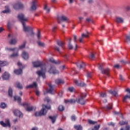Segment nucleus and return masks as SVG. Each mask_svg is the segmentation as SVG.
I'll return each mask as SVG.
<instances>
[{"label": "nucleus", "instance_id": "nucleus-8", "mask_svg": "<svg viewBox=\"0 0 130 130\" xmlns=\"http://www.w3.org/2000/svg\"><path fill=\"white\" fill-rule=\"evenodd\" d=\"M0 124L4 127H7V126H8V127H11V123H10V120L9 119H6L5 123H4L3 121H1Z\"/></svg>", "mask_w": 130, "mask_h": 130}, {"label": "nucleus", "instance_id": "nucleus-59", "mask_svg": "<svg viewBox=\"0 0 130 130\" xmlns=\"http://www.w3.org/2000/svg\"><path fill=\"white\" fill-rule=\"evenodd\" d=\"M114 68H115L116 69H119L120 66L119 64H116L114 66Z\"/></svg>", "mask_w": 130, "mask_h": 130}, {"label": "nucleus", "instance_id": "nucleus-52", "mask_svg": "<svg viewBox=\"0 0 130 130\" xmlns=\"http://www.w3.org/2000/svg\"><path fill=\"white\" fill-rule=\"evenodd\" d=\"M68 47H69V49H73V45L71 44L70 42H69V44L68 45Z\"/></svg>", "mask_w": 130, "mask_h": 130}, {"label": "nucleus", "instance_id": "nucleus-19", "mask_svg": "<svg viewBox=\"0 0 130 130\" xmlns=\"http://www.w3.org/2000/svg\"><path fill=\"white\" fill-rule=\"evenodd\" d=\"M77 68L79 69H84L85 67H86V64H85V63L84 62H82L81 64H80V63H77Z\"/></svg>", "mask_w": 130, "mask_h": 130}, {"label": "nucleus", "instance_id": "nucleus-42", "mask_svg": "<svg viewBox=\"0 0 130 130\" xmlns=\"http://www.w3.org/2000/svg\"><path fill=\"white\" fill-rule=\"evenodd\" d=\"M68 91L71 92V93L73 92H75V88L73 87H70L68 88Z\"/></svg>", "mask_w": 130, "mask_h": 130}, {"label": "nucleus", "instance_id": "nucleus-31", "mask_svg": "<svg viewBox=\"0 0 130 130\" xmlns=\"http://www.w3.org/2000/svg\"><path fill=\"white\" fill-rule=\"evenodd\" d=\"M16 88H18V89H23V86L20 83L17 82L15 84Z\"/></svg>", "mask_w": 130, "mask_h": 130}, {"label": "nucleus", "instance_id": "nucleus-36", "mask_svg": "<svg viewBox=\"0 0 130 130\" xmlns=\"http://www.w3.org/2000/svg\"><path fill=\"white\" fill-rule=\"evenodd\" d=\"M44 10L46 11L47 13H49L50 9L47 7V5H45L44 7Z\"/></svg>", "mask_w": 130, "mask_h": 130}, {"label": "nucleus", "instance_id": "nucleus-27", "mask_svg": "<svg viewBox=\"0 0 130 130\" xmlns=\"http://www.w3.org/2000/svg\"><path fill=\"white\" fill-rule=\"evenodd\" d=\"M49 61L50 62H52V63H56V64H57V63H59V61H56L55 60H54L53 59V58H51L49 59Z\"/></svg>", "mask_w": 130, "mask_h": 130}, {"label": "nucleus", "instance_id": "nucleus-4", "mask_svg": "<svg viewBox=\"0 0 130 130\" xmlns=\"http://www.w3.org/2000/svg\"><path fill=\"white\" fill-rule=\"evenodd\" d=\"M42 109L40 112H36L35 114V116H41V115H45L47 113V110L46 109H50L51 107L50 105H44L42 106Z\"/></svg>", "mask_w": 130, "mask_h": 130}, {"label": "nucleus", "instance_id": "nucleus-12", "mask_svg": "<svg viewBox=\"0 0 130 130\" xmlns=\"http://www.w3.org/2000/svg\"><path fill=\"white\" fill-rule=\"evenodd\" d=\"M126 92H128V94L126 95L124 98H123V102H126L127 99H130V89L127 88L126 89Z\"/></svg>", "mask_w": 130, "mask_h": 130}, {"label": "nucleus", "instance_id": "nucleus-16", "mask_svg": "<svg viewBox=\"0 0 130 130\" xmlns=\"http://www.w3.org/2000/svg\"><path fill=\"white\" fill-rule=\"evenodd\" d=\"M22 57L24 58V59L27 60L29 59V54L27 52L23 51L22 54Z\"/></svg>", "mask_w": 130, "mask_h": 130}, {"label": "nucleus", "instance_id": "nucleus-53", "mask_svg": "<svg viewBox=\"0 0 130 130\" xmlns=\"http://www.w3.org/2000/svg\"><path fill=\"white\" fill-rule=\"evenodd\" d=\"M71 119L72 120H73V121H75V120H76V119H77V118L76 117V116H72L71 117Z\"/></svg>", "mask_w": 130, "mask_h": 130}, {"label": "nucleus", "instance_id": "nucleus-18", "mask_svg": "<svg viewBox=\"0 0 130 130\" xmlns=\"http://www.w3.org/2000/svg\"><path fill=\"white\" fill-rule=\"evenodd\" d=\"M89 35H90V34L88 31L87 32V34H82V37L79 39L80 42H82L83 41V38L85 37V38H88V37H89Z\"/></svg>", "mask_w": 130, "mask_h": 130}, {"label": "nucleus", "instance_id": "nucleus-5", "mask_svg": "<svg viewBox=\"0 0 130 130\" xmlns=\"http://www.w3.org/2000/svg\"><path fill=\"white\" fill-rule=\"evenodd\" d=\"M6 50L7 51H14V53L11 54L9 57L10 58H13L14 57H18L19 56V54L18 53V52L19 51V49L17 48H11L9 47H6Z\"/></svg>", "mask_w": 130, "mask_h": 130}, {"label": "nucleus", "instance_id": "nucleus-2", "mask_svg": "<svg viewBox=\"0 0 130 130\" xmlns=\"http://www.w3.org/2000/svg\"><path fill=\"white\" fill-rule=\"evenodd\" d=\"M18 18L22 24L23 31L24 32H30L33 30V28L30 26H26V23L28 21V18L25 17L23 14L20 13L18 15Z\"/></svg>", "mask_w": 130, "mask_h": 130}, {"label": "nucleus", "instance_id": "nucleus-1", "mask_svg": "<svg viewBox=\"0 0 130 130\" xmlns=\"http://www.w3.org/2000/svg\"><path fill=\"white\" fill-rule=\"evenodd\" d=\"M32 64L34 68H41V70L37 72V75L39 77H42L43 79H45L46 76H45V73H46V66L43 64L42 62L40 61H37L32 62Z\"/></svg>", "mask_w": 130, "mask_h": 130}, {"label": "nucleus", "instance_id": "nucleus-51", "mask_svg": "<svg viewBox=\"0 0 130 130\" xmlns=\"http://www.w3.org/2000/svg\"><path fill=\"white\" fill-rule=\"evenodd\" d=\"M38 44L39 45V46H44L45 45L44 43H42L41 42H38Z\"/></svg>", "mask_w": 130, "mask_h": 130}, {"label": "nucleus", "instance_id": "nucleus-58", "mask_svg": "<svg viewBox=\"0 0 130 130\" xmlns=\"http://www.w3.org/2000/svg\"><path fill=\"white\" fill-rule=\"evenodd\" d=\"M55 50H57V51L60 53V51H59V48L58 47H55Z\"/></svg>", "mask_w": 130, "mask_h": 130}, {"label": "nucleus", "instance_id": "nucleus-63", "mask_svg": "<svg viewBox=\"0 0 130 130\" xmlns=\"http://www.w3.org/2000/svg\"><path fill=\"white\" fill-rule=\"evenodd\" d=\"M86 21L87 22H91V19L90 18H86Z\"/></svg>", "mask_w": 130, "mask_h": 130}, {"label": "nucleus", "instance_id": "nucleus-24", "mask_svg": "<svg viewBox=\"0 0 130 130\" xmlns=\"http://www.w3.org/2000/svg\"><path fill=\"white\" fill-rule=\"evenodd\" d=\"M14 73L16 75H21V74H22V73H23V71H22V69H19V70H15Z\"/></svg>", "mask_w": 130, "mask_h": 130}, {"label": "nucleus", "instance_id": "nucleus-48", "mask_svg": "<svg viewBox=\"0 0 130 130\" xmlns=\"http://www.w3.org/2000/svg\"><path fill=\"white\" fill-rule=\"evenodd\" d=\"M25 45H26V42H24V43L23 44V45H22L21 46H20L19 47V49H23V48H24Z\"/></svg>", "mask_w": 130, "mask_h": 130}, {"label": "nucleus", "instance_id": "nucleus-6", "mask_svg": "<svg viewBox=\"0 0 130 130\" xmlns=\"http://www.w3.org/2000/svg\"><path fill=\"white\" fill-rule=\"evenodd\" d=\"M28 88H35L36 89V94L37 96H39L40 94V92L38 90V88L37 87V83L36 82H34L32 84H30L26 86V89Z\"/></svg>", "mask_w": 130, "mask_h": 130}, {"label": "nucleus", "instance_id": "nucleus-38", "mask_svg": "<svg viewBox=\"0 0 130 130\" xmlns=\"http://www.w3.org/2000/svg\"><path fill=\"white\" fill-rule=\"evenodd\" d=\"M8 94L10 97H12L13 96V89L12 88H9L8 91Z\"/></svg>", "mask_w": 130, "mask_h": 130}, {"label": "nucleus", "instance_id": "nucleus-25", "mask_svg": "<svg viewBox=\"0 0 130 130\" xmlns=\"http://www.w3.org/2000/svg\"><path fill=\"white\" fill-rule=\"evenodd\" d=\"M49 118H50V119H51L52 123H54V122H55V120L56 119V116H50L49 117Z\"/></svg>", "mask_w": 130, "mask_h": 130}, {"label": "nucleus", "instance_id": "nucleus-15", "mask_svg": "<svg viewBox=\"0 0 130 130\" xmlns=\"http://www.w3.org/2000/svg\"><path fill=\"white\" fill-rule=\"evenodd\" d=\"M37 1H36V0L32 1L31 6V11H35V10L37 9Z\"/></svg>", "mask_w": 130, "mask_h": 130}, {"label": "nucleus", "instance_id": "nucleus-61", "mask_svg": "<svg viewBox=\"0 0 130 130\" xmlns=\"http://www.w3.org/2000/svg\"><path fill=\"white\" fill-rule=\"evenodd\" d=\"M74 42H77V36H74Z\"/></svg>", "mask_w": 130, "mask_h": 130}, {"label": "nucleus", "instance_id": "nucleus-43", "mask_svg": "<svg viewBox=\"0 0 130 130\" xmlns=\"http://www.w3.org/2000/svg\"><path fill=\"white\" fill-rule=\"evenodd\" d=\"M26 111H32L33 110V107H27L26 108Z\"/></svg>", "mask_w": 130, "mask_h": 130}, {"label": "nucleus", "instance_id": "nucleus-39", "mask_svg": "<svg viewBox=\"0 0 130 130\" xmlns=\"http://www.w3.org/2000/svg\"><path fill=\"white\" fill-rule=\"evenodd\" d=\"M125 42H130V36L129 35H126V39L125 40Z\"/></svg>", "mask_w": 130, "mask_h": 130}, {"label": "nucleus", "instance_id": "nucleus-7", "mask_svg": "<svg viewBox=\"0 0 130 130\" xmlns=\"http://www.w3.org/2000/svg\"><path fill=\"white\" fill-rule=\"evenodd\" d=\"M48 73H49V74H53V75H56V74H58L59 72L56 70L54 66H51L50 68L48 70Z\"/></svg>", "mask_w": 130, "mask_h": 130}, {"label": "nucleus", "instance_id": "nucleus-30", "mask_svg": "<svg viewBox=\"0 0 130 130\" xmlns=\"http://www.w3.org/2000/svg\"><path fill=\"white\" fill-rule=\"evenodd\" d=\"M117 23H123V19L121 17H117L116 18Z\"/></svg>", "mask_w": 130, "mask_h": 130}, {"label": "nucleus", "instance_id": "nucleus-35", "mask_svg": "<svg viewBox=\"0 0 130 130\" xmlns=\"http://www.w3.org/2000/svg\"><path fill=\"white\" fill-rule=\"evenodd\" d=\"M105 110H110L112 108V105H109L107 106L106 107L104 108Z\"/></svg>", "mask_w": 130, "mask_h": 130}, {"label": "nucleus", "instance_id": "nucleus-21", "mask_svg": "<svg viewBox=\"0 0 130 130\" xmlns=\"http://www.w3.org/2000/svg\"><path fill=\"white\" fill-rule=\"evenodd\" d=\"M74 83L75 84H76V85H77V86H80L81 87H84V86H86V84L83 83H80L77 80H74Z\"/></svg>", "mask_w": 130, "mask_h": 130}, {"label": "nucleus", "instance_id": "nucleus-60", "mask_svg": "<svg viewBox=\"0 0 130 130\" xmlns=\"http://www.w3.org/2000/svg\"><path fill=\"white\" fill-rule=\"evenodd\" d=\"M58 95L60 96V97H61L62 96V91H61L59 92L58 93Z\"/></svg>", "mask_w": 130, "mask_h": 130}, {"label": "nucleus", "instance_id": "nucleus-17", "mask_svg": "<svg viewBox=\"0 0 130 130\" xmlns=\"http://www.w3.org/2000/svg\"><path fill=\"white\" fill-rule=\"evenodd\" d=\"M3 80H9L10 79V74L8 72H5L2 76Z\"/></svg>", "mask_w": 130, "mask_h": 130}, {"label": "nucleus", "instance_id": "nucleus-64", "mask_svg": "<svg viewBox=\"0 0 130 130\" xmlns=\"http://www.w3.org/2000/svg\"><path fill=\"white\" fill-rule=\"evenodd\" d=\"M31 130H38V128H37V127H33V128H32Z\"/></svg>", "mask_w": 130, "mask_h": 130}, {"label": "nucleus", "instance_id": "nucleus-47", "mask_svg": "<svg viewBox=\"0 0 130 130\" xmlns=\"http://www.w3.org/2000/svg\"><path fill=\"white\" fill-rule=\"evenodd\" d=\"M37 36L38 39H40L41 38V33L40 32V31H38Z\"/></svg>", "mask_w": 130, "mask_h": 130}, {"label": "nucleus", "instance_id": "nucleus-3", "mask_svg": "<svg viewBox=\"0 0 130 130\" xmlns=\"http://www.w3.org/2000/svg\"><path fill=\"white\" fill-rule=\"evenodd\" d=\"M86 96H87L86 93H81L80 95V98H77L76 101L74 99H71L65 100L64 102L65 103H75L76 101L77 103H79L80 104H81V105H84L85 103V101H84V98H85Z\"/></svg>", "mask_w": 130, "mask_h": 130}, {"label": "nucleus", "instance_id": "nucleus-10", "mask_svg": "<svg viewBox=\"0 0 130 130\" xmlns=\"http://www.w3.org/2000/svg\"><path fill=\"white\" fill-rule=\"evenodd\" d=\"M57 20L58 21V23H60V21L68 22V21H69V18L67 17V16L62 15L61 17H58Z\"/></svg>", "mask_w": 130, "mask_h": 130}, {"label": "nucleus", "instance_id": "nucleus-57", "mask_svg": "<svg viewBox=\"0 0 130 130\" xmlns=\"http://www.w3.org/2000/svg\"><path fill=\"white\" fill-rule=\"evenodd\" d=\"M5 31V28L3 27H0V33H2V32Z\"/></svg>", "mask_w": 130, "mask_h": 130}, {"label": "nucleus", "instance_id": "nucleus-55", "mask_svg": "<svg viewBox=\"0 0 130 130\" xmlns=\"http://www.w3.org/2000/svg\"><path fill=\"white\" fill-rule=\"evenodd\" d=\"M113 113H114L115 115H117L118 114H120L121 115V116H122V114L119 113V112H117L116 111H114Z\"/></svg>", "mask_w": 130, "mask_h": 130}, {"label": "nucleus", "instance_id": "nucleus-49", "mask_svg": "<svg viewBox=\"0 0 130 130\" xmlns=\"http://www.w3.org/2000/svg\"><path fill=\"white\" fill-rule=\"evenodd\" d=\"M87 78H91V77H92V72H87Z\"/></svg>", "mask_w": 130, "mask_h": 130}, {"label": "nucleus", "instance_id": "nucleus-34", "mask_svg": "<svg viewBox=\"0 0 130 130\" xmlns=\"http://www.w3.org/2000/svg\"><path fill=\"white\" fill-rule=\"evenodd\" d=\"M74 128L77 130H83L82 128V126L78 125H75L74 126Z\"/></svg>", "mask_w": 130, "mask_h": 130}, {"label": "nucleus", "instance_id": "nucleus-37", "mask_svg": "<svg viewBox=\"0 0 130 130\" xmlns=\"http://www.w3.org/2000/svg\"><path fill=\"white\" fill-rule=\"evenodd\" d=\"M88 58H89V59H94V58H95V55H94V54H93L92 53H91L88 56Z\"/></svg>", "mask_w": 130, "mask_h": 130}, {"label": "nucleus", "instance_id": "nucleus-62", "mask_svg": "<svg viewBox=\"0 0 130 130\" xmlns=\"http://www.w3.org/2000/svg\"><path fill=\"white\" fill-rule=\"evenodd\" d=\"M55 30H56V26H54V27L52 28V31H53V32H55Z\"/></svg>", "mask_w": 130, "mask_h": 130}, {"label": "nucleus", "instance_id": "nucleus-23", "mask_svg": "<svg viewBox=\"0 0 130 130\" xmlns=\"http://www.w3.org/2000/svg\"><path fill=\"white\" fill-rule=\"evenodd\" d=\"M18 40L16 38H13L9 41L10 44H16Z\"/></svg>", "mask_w": 130, "mask_h": 130}, {"label": "nucleus", "instance_id": "nucleus-9", "mask_svg": "<svg viewBox=\"0 0 130 130\" xmlns=\"http://www.w3.org/2000/svg\"><path fill=\"white\" fill-rule=\"evenodd\" d=\"M99 69V70L102 71V74H105V75H107V76L109 75V71H110V70L109 68L104 69L103 70H102V66L100 65Z\"/></svg>", "mask_w": 130, "mask_h": 130}, {"label": "nucleus", "instance_id": "nucleus-26", "mask_svg": "<svg viewBox=\"0 0 130 130\" xmlns=\"http://www.w3.org/2000/svg\"><path fill=\"white\" fill-rule=\"evenodd\" d=\"M8 64V62L5 61L0 60V67H5Z\"/></svg>", "mask_w": 130, "mask_h": 130}, {"label": "nucleus", "instance_id": "nucleus-11", "mask_svg": "<svg viewBox=\"0 0 130 130\" xmlns=\"http://www.w3.org/2000/svg\"><path fill=\"white\" fill-rule=\"evenodd\" d=\"M23 5L21 3H18L16 4H15L13 5V8L15 9V10H19V9H23Z\"/></svg>", "mask_w": 130, "mask_h": 130}, {"label": "nucleus", "instance_id": "nucleus-56", "mask_svg": "<svg viewBox=\"0 0 130 130\" xmlns=\"http://www.w3.org/2000/svg\"><path fill=\"white\" fill-rule=\"evenodd\" d=\"M108 125H112V126H114V125H115L114 123H113L112 122L108 123Z\"/></svg>", "mask_w": 130, "mask_h": 130}, {"label": "nucleus", "instance_id": "nucleus-44", "mask_svg": "<svg viewBox=\"0 0 130 130\" xmlns=\"http://www.w3.org/2000/svg\"><path fill=\"white\" fill-rule=\"evenodd\" d=\"M58 109L59 111H63L64 110V107L62 105H60L58 107Z\"/></svg>", "mask_w": 130, "mask_h": 130}, {"label": "nucleus", "instance_id": "nucleus-29", "mask_svg": "<svg viewBox=\"0 0 130 130\" xmlns=\"http://www.w3.org/2000/svg\"><path fill=\"white\" fill-rule=\"evenodd\" d=\"M57 45H59V46H60L61 47H63L64 46V43L62 42L61 41H58L57 42Z\"/></svg>", "mask_w": 130, "mask_h": 130}, {"label": "nucleus", "instance_id": "nucleus-20", "mask_svg": "<svg viewBox=\"0 0 130 130\" xmlns=\"http://www.w3.org/2000/svg\"><path fill=\"white\" fill-rule=\"evenodd\" d=\"M11 12V10H10V8L8 6H5V10L2 11V13L3 14H8Z\"/></svg>", "mask_w": 130, "mask_h": 130}, {"label": "nucleus", "instance_id": "nucleus-28", "mask_svg": "<svg viewBox=\"0 0 130 130\" xmlns=\"http://www.w3.org/2000/svg\"><path fill=\"white\" fill-rule=\"evenodd\" d=\"M14 100L18 102V103H21V98L18 96H15L14 97Z\"/></svg>", "mask_w": 130, "mask_h": 130}, {"label": "nucleus", "instance_id": "nucleus-33", "mask_svg": "<svg viewBox=\"0 0 130 130\" xmlns=\"http://www.w3.org/2000/svg\"><path fill=\"white\" fill-rule=\"evenodd\" d=\"M0 107L1 108H2V109H5V108L7 107V104H6V103H1L0 105Z\"/></svg>", "mask_w": 130, "mask_h": 130}, {"label": "nucleus", "instance_id": "nucleus-50", "mask_svg": "<svg viewBox=\"0 0 130 130\" xmlns=\"http://www.w3.org/2000/svg\"><path fill=\"white\" fill-rule=\"evenodd\" d=\"M44 101H45V102L49 103V102H50L51 101H50V99H49V98L47 97L45 99Z\"/></svg>", "mask_w": 130, "mask_h": 130}, {"label": "nucleus", "instance_id": "nucleus-32", "mask_svg": "<svg viewBox=\"0 0 130 130\" xmlns=\"http://www.w3.org/2000/svg\"><path fill=\"white\" fill-rule=\"evenodd\" d=\"M110 94H112V95H113V96H115V97H117V96H118L117 92L115 91H110Z\"/></svg>", "mask_w": 130, "mask_h": 130}, {"label": "nucleus", "instance_id": "nucleus-46", "mask_svg": "<svg viewBox=\"0 0 130 130\" xmlns=\"http://www.w3.org/2000/svg\"><path fill=\"white\" fill-rule=\"evenodd\" d=\"M100 96H101V97H102V98H105V97H106V96H107L106 93L102 92L100 93Z\"/></svg>", "mask_w": 130, "mask_h": 130}, {"label": "nucleus", "instance_id": "nucleus-41", "mask_svg": "<svg viewBox=\"0 0 130 130\" xmlns=\"http://www.w3.org/2000/svg\"><path fill=\"white\" fill-rule=\"evenodd\" d=\"M119 123L120 125H124V124H127L128 122L127 121H120Z\"/></svg>", "mask_w": 130, "mask_h": 130}, {"label": "nucleus", "instance_id": "nucleus-40", "mask_svg": "<svg viewBox=\"0 0 130 130\" xmlns=\"http://www.w3.org/2000/svg\"><path fill=\"white\" fill-rule=\"evenodd\" d=\"M100 128V124L95 125L91 130H98Z\"/></svg>", "mask_w": 130, "mask_h": 130}, {"label": "nucleus", "instance_id": "nucleus-54", "mask_svg": "<svg viewBox=\"0 0 130 130\" xmlns=\"http://www.w3.org/2000/svg\"><path fill=\"white\" fill-rule=\"evenodd\" d=\"M29 32H29V35H30V36H34V35H35V34L33 32V30H30Z\"/></svg>", "mask_w": 130, "mask_h": 130}, {"label": "nucleus", "instance_id": "nucleus-22", "mask_svg": "<svg viewBox=\"0 0 130 130\" xmlns=\"http://www.w3.org/2000/svg\"><path fill=\"white\" fill-rule=\"evenodd\" d=\"M55 83L57 85H61L64 83V81L62 79H58L55 80Z\"/></svg>", "mask_w": 130, "mask_h": 130}, {"label": "nucleus", "instance_id": "nucleus-13", "mask_svg": "<svg viewBox=\"0 0 130 130\" xmlns=\"http://www.w3.org/2000/svg\"><path fill=\"white\" fill-rule=\"evenodd\" d=\"M13 113L16 116H19V117H23V114L18 110H14Z\"/></svg>", "mask_w": 130, "mask_h": 130}, {"label": "nucleus", "instance_id": "nucleus-45", "mask_svg": "<svg viewBox=\"0 0 130 130\" xmlns=\"http://www.w3.org/2000/svg\"><path fill=\"white\" fill-rule=\"evenodd\" d=\"M88 123L90 124H95V123H97L96 121H93L92 120H88Z\"/></svg>", "mask_w": 130, "mask_h": 130}, {"label": "nucleus", "instance_id": "nucleus-14", "mask_svg": "<svg viewBox=\"0 0 130 130\" xmlns=\"http://www.w3.org/2000/svg\"><path fill=\"white\" fill-rule=\"evenodd\" d=\"M49 89L47 91V93H50V94H55V90L53 89V87L51 84H49Z\"/></svg>", "mask_w": 130, "mask_h": 130}]
</instances>
